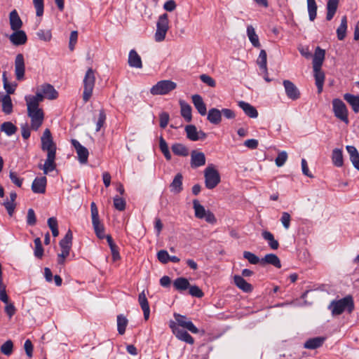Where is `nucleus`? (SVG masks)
I'll return each mask as SVG.
<instances>
[{
  "mask_svg": "<svg viewBox=\"0 0 359 359\" xmlns=\"http://www.w3.org/2000/svg\"><path fill=\"white\" fill-rule=\"evenodd\" d=\"M25 65L24 56L18 53L15 59V74L18 81H22L25 79Z\"/></svg>",
  "mask_w": 359,
  "mask_h": 359,
  "instance_id": "nucleus-11",
  "label": "nucleus"
},
{
  "mask_svg": "<svg viewBox=\"0 0 359 359\" xmlns=\"http://www.w3.org/2000/svg\"><path fill=\"white\" fill-rule=\"evenodd\" d=\"M127 325V318L122 314L118 315L117 316V329L120 334H123L125 333Z\"/></svg>",
  "mask_w": 359,
  "mask_h": 359,
  "instance_id": "nucleus-49",
  "label": "nucleus"
},
{
  "mask_svg": "<svg viewBox=\"0 0 359 359\" xmlns=\"http://www.w3.org/2000/svg\"><path fill=\"white\" fill-rule=\"evenodd\" d=\"M34 256L39 259H41L43 255V248L40 238H36L34 239Z\"/></svg>",
  "mask_w": 359,
  "mask_h": 359,
  "instance_id": "nucleus-53",
  "label": "nucleus"
},
{
  "mask_svg": "<svg viewBox=\"0 0 359 359\" xmlns=\"http://www.w3.org/2000/svg\"><path fill=\"white\" fill-rule=\"evenodd\" d=\"M27 116L31 119V128L35 131L41 126L44 119V113L41 108L27 104Z\"/></svg>",
  "mask_w": 359,
  "mask_h": 359,
  "instance_id": "nucleus-2",
  "label": "nucleus"
},
{
  "mask_svg": "<svg viewBox=\"0 0 359 359\" xmlns=\"http://www.w3.org/2000/svg\"><path fill=\"white\" fill-rule=\"evenodd\" d=\"M56 154L50 151L47 154V158L45 161L43 166L42 168L44 174H48L50 172L53 171L56 168L55 163Z\"/></svg>",
  "mask_w": 359,
  "mask_h": 359,
  "instance_id": "nucleus-19",
  "label": "nucleus"
},
{
  "mask_svg": "<svg viewBox=\"0 0 359 359\" xmlns=\"http://www.w3.org/2000/svg\"><path fill=\"white\" fill-rule=\"evenodd\" d=\"M177 88V83L170 80H162L156 83L150 89L153 95H166Z\"/></svg>",
  "mask_w": 359,
  "mask_h": 359,
  "instance_id": "nucleus-6",
  "label": "nucleus"
},
{
  "mask_svg": "<svg viewBox=\"0 0 359 359\" xmlns=\"http://www.w3.org/2000/svg\"><path fill=\"white\" fill-rule=\"evenodd\" d=\"M200 79L203 83L207 84L210 87L214 88L216 86L215 81L208 74H201L200 76Z\"/></svg>",
  "mask_w": 359,
  "mask_h": 359,
  "instance_id": "nucleus-64",
  "label": "nucleus"
},
{
  "mask_svg": "<svg viewBox=\"0 0 359 359\" xmlns=\"http://www.w3.org/2000/svg\"><path fill=\"white\" fill-rule=\"evenodd\" d=\"M185 132L187 137L191 141H198L199 137H198V130L194 125H188L185 127Z\"/></svg>",
  "mask_w": 359,
  "mask_h": 359,
  "instance_id": "nucleus-46",
  "label": "nucleus"
},
{
  "mask_svg": "<svg viewBox=\"0 0 359 359\" xmlns=\"http://www.w3.org/2000/svg\"><path fill=\"white\" fill-rule=\"evenodd\" d=\"M189 294L193 297L201 298L203 296V291L196 285H189Z\"/></svg>",
  "mask_w": 359,
  "mask_h": 359,
  "instance_id": "nucleus-61",
  "label": "nucleus"
},
{
  "mask_svg": "<svg viewBox=\"0 0 359 359\" xmlns=\"http://www.w3.org/2000/svg\"><path fill=\"white\" fill-rule=\"evenodd\" d=\"M316 85L318 88V93H321L325 81V74L321 68L313 69Z\"/></svg>",
  "mask_w": 359,
  "mask_h": 359,
  "instance_id": "nucleus-31",
  "label": "nucleus"
},
{
  "mask_svg": "<svg viewBox=\"0 0 359 359\" xmlns=\"http://www.w3.org/2000/svg\"><path fill=\"white\" fill-rule=\"evenodd\" d=\"M107 116L104 109L100 110L97 121L96 122V132L100 130L101 128L104 126Z\"/></svg>",
  "mask_w": 359,
  "mask_h": 359,
  "instance_id": "nucleus-56",
  "label": "nucleus"
},
{
  "mask_svg": "<svg viewBox=\"0 0 359 359\" xmlns=\"http://www.w3.org/2000/svg\"><path fill=\"white\" fill-rule=\"evenodd\" d=\"M114 205L116 210L123 211L126 208V201L123 198L116 196L114 198Z\"/></svg>",
  "mask_w": 359,
  "mask_h": 359,
  "instance_id": "nucleus-58",
  "label": "nucleus"
},
{
  "mask_svg": "<svg viewBox=\"0 0 359 359\" xmlns=\"http://www.w3.org/2000/svg\"><path fill=\"white\" fill-rule=\"evenodd\" d=\"M159 147L165 158L170 161L171 159V154L165 140L162 137L159 140Z\"/></svg>",
  "mask_w": 359,
  "mask_h": 359,
  "instance_id": "nucleus-52",
  "label": "nucleus"
},
{
  "mask_svg": "<svg viewBox=\"0 0 359 359\" xmlns=\"http://www.w3.org/2000/svg\"><path fill=\"white\" fill-rule=\"evenodd\" d=\"M40 90L43 92L46 98L49 100L56 99L58 96V93L55 90L54 87L48 83H44L40 86Z\"/></svg>",
  "mask_w": 359,
  "mask_h": 359,
  "instance_id": "nucleus-30",
  "label": "nucleus"
},
{
  "mask_svg": "<svg viewBox=\"0 0 359 359\" xmlns=\"http://www.w3.org/2000/svg\"><path fill=\"white\" fill-rule=\"evenodd\" d=\"M36 223V217L34 210L29 208L27 211V224L29 226H34Z\"/></svg>",
  "mask_w": 359,
  "mask_h": 359,
  "instance_id": "nucleus-63",
  "label": "nucleus"
},
{
  "mask_svg": "<svg viewBox=\"0 0 359 359\" xmlns=\"http://www.w3.org/2000/svg\"><path fill=\"white\" fill-rule=\"evenodd\" d=\"M138 302L143 311L144 318L147 320L150 315V308L144 290L139 294Z\"/></svg>",
  "mask_w": 359,
  "mask_h": 359,
  "instance_id": "nucleus-18",
  "label": "nucleus"
},
{
  "mask_svg": "<svg viewBox=\"0 0 359 359\" xmlns=\"http://www.w3.org/2000/svg\"><path fill=\"white\" fill-rule=\"evenodd\" d=\"M2 79H3V83H4V88L5 89V90L7 93L6 95H10L11 94H13L15 90L17 84L16 83L11 84L8 83L6 72H4L3 73Z\"/></svg>",
  "mask_w": 359,
  "mask_h": 359,
  "instance_id": "nucleus-50",
  "label": "nucleus"
},
{
  "mask_svg": "<svg viewBox=\"0 0 359 359\" xmlns=\"http://www.w3.org/2000/svg\"><path fill=\"white\" fill-rule=\"evenodd\" d=\"M193 208L194 209L195 217L198 219H203L205 217L208 210L200 204L199 201L196 199L193 201Z\"/></svg>",
  "mask_w": 359,
  "mask_h": 359,
  "instance_id": "nucleus-41",
  "label": "nucleus"
},
{
  "mask_svg": "<svg viewBox=\"0 0 359 359\" xmlns=\"http://www.w3.org/2000/svg\"><path fill=\"white\" fill-rule=\"evenodd\" d=\"M9 177L11 182L18 187H21L23 182V178L18 177L15 172L10 171Z\"/></svg>",
  "mask_w": 359,
  "mask_h": 359,
  "instance_id": "nucleus-60",
  "label": "nucleus"
},
{
  "mask_svg": "<svg viewBox=\"0 0 359 359\" xmlns=\"http://www.w3.org/2000/svg\"><path fill=\"white\" fill-rule=\"evenodd\" d=\"M208 121L214 125H219L222 122L221 110L217 108H211L207 114Z\"/></svg>",
  "mask_w": 359,
  "mask_h": 359,
  "instance_id": "nucleus-23",
  "label": "nucleus"
},
{
  "mask_svg": "<svg viewBox=\"0 0 359 359\" xmlns=\"http://www.w3.org/2000/svg\"><path fill=\"white\" fill-rule=\"evenodd\" d=\"M73 234L71 230H68L65 237L60 241L61 249L70 250L72 245Z\"/></svg>",
  "mask_w": 359,
  "mask_h": 359,
  "instance_id": "nucleus-40",
  "label": "nucleus"
},
{
  "mask_svg": "<svg viewBox=\"0 0 359 359\" xmlns=\"http://www.w3.org/2000/svg\"><path fill=\"white\" fill-rule=\"evenodd\" d=\"M0 129L1 132L5 133L8 136L14 135L18 130V128L11 121L4 122L1 125Z\"/></svg>",
  "mask_w": 359,
  "mask_h": 359,
  "instance_id": "nucleus-43",
  "label": "nucleus"
},
{
  "mask_svg": "<svg viewBox=\"0 0 359 359\" xmlns=\"http://www.w3.org/2000/svg\"><path fill=\"white\" fill-rule=\"evenodd\" d=\"M172 152L177 156H187L189 155V150L187 147L180 143H175L172 146Z\"/></svg>",
  "mask_w": 359,
  "mask_h": 359,
  "instance_id": "nucleus-44",
  "label": "nucleus"
},
{
  "mask_svg": "<svg viewBox=\"0 0 359 359\" xmlns=\"http://www.w3.org/2000/svg\"><path fill=\"white\" fill-rule=\"evenodd\" d=\"M350 156V161L355 169L359 170V153L354 146L348 145L346 147Z\"/></svg>",
  "mask_w": 359,
  "mask_h": 359,
  "instance_id": "nucleus-29",
  "label": "nucleus"
},
{
  "mask_svg": "<svg viewBox=\"0 0 359 359\" xmlns=\"http://www.w3.org/2000/svg\"><path fill=\"white\" fill-rule=\"evenodd\" d=\"M169 326L172 330V333L179 340L184 341L189 344H193L194 343V338L186 330L179 327L175 322L171 320Z\"/></svg>",
  "mask_w": 359,
  "mask_h": 359,
  "instance_id": "nucleus-8",
  "label": "nucleus"
},
{
  "mask_svg": "<svg viewBox=\"0 0 359 359\" xmlns=\"http://www.w3.org/2000/svg\"><path fill=\"white\" fill-rule=\"evenodd\" d=\"M169 29V20L168 15L163 13L158 17L156 23V30L155 33V40L157 42L163 41L165 38L167 32Z\"/></svg>",
  "mask_w": 359,
  "mask_h": 359,
  "instance_id": "nucleus-5",
  "label": "nucleus"
},
{
  "mask_svg": "<svg viewBox=\"0 0 359 359\" xmlns=\"http://www.w3.org/2000/svg\"><path fill=\"white\" fill-rule=\"evenodd\" d=\"M325 339V338L320 337L309 339L304 343V347L307 349H316L323 345Z\"/></svg>",
  "mask_w": 359,
  "mask_h": 359,
  "instance_id": "nucleus-34",
  "label": "nucleus"
},
{
  "mask_svg": "<svg viewBox=\"0 0 359 359\" xmlns=\"http://www.w3.org/2000/svg\"><path fill=\"white\" fill-rule=\"evenodd\" d=\"M247 35L249 38L250 41L252 43V46L255 48L260 47V43L259 41V37L255 32L254 27L252 25H248L247 27Z\"/></svg>",
  "mask_w": 359,
  "mask_h": 359,
  "instance_id": "nucleus-36",
  "label": "nucleus"
},
{
  "mask_svg": "<svg viewBox=\"0 0 359 359\" xmlns=\"http://www.w3.org/2000/svg\"><path fill=\"white\" fill-rule=\"evenodd\" d=\"M9 21L11 29L13 31H17L18 29H20L21 27H22V21L20 19L16 10H13L10 13Z\"/></svg>",
  "mask_w": 359,
  "mask_h": 359,
  "instance_id": "nucleus-20",
  "label": "nucleus"
},
{
  "mask_svg": "<svg viewBox=\"0 0 359 359\" xmlns=\"http://www.w3.org/2000/svg\"><path fill=\"white\" fill-rule=\"evenodd\" d=\"M95 233L100 239H103L105 237L104 227L101 223L100 220L92 222Z\"/></svg>",
  "mask_w": 359,
  "mask_h": 359,
  "instance_id": "nucleus-51",
  "label": "nucleus"
},
{
  "mask_svg": "<svg viewBox=\"0 0 359 359\" xmlns=\"http://www.w3.org/2000/svg\"><path fill=\"white\" fill-rule=\"evenodd\" d=\"M182 180V175L177 173L170 185V191L174 194H180L183 190Z\"/></svg>",
  "mask_w": 359,
  "mask_h": 359,
  "instance_id": "nucleus-25",
  "label": "nucleus"
},
{
  "mask_svg": "<svg viewBox=\"0 0 359 359\" xmlns=\"http://www.w3.org/2000/svg\"><path fill=\"white\" fill-rule=\"evenodd\" d=\"M332 161L334 166L340 168L344 165L343 152L341 149H334L332 153Z\"/></svg>",
  "mask_w": 359,
  "mask_h": 359,
  "instance_id": "nucleus-33",
  "label": "nucleus"
},
{
  "mask_svg": "<svg viewBox=\"0 0 359 359\" xmlns=\"http://www.w3.org/2000/svg\"><path fill=\"white\" fill-rule=\"evenodd\" d=\"M309 20L313 21L317 15V4L316 0H306Z\"/></svg>",
  "mask_w": 359,
  "mask_h": 359,
  "instance_id": "nucleus-47",
  "label": "nucleus"
},
{
  "mask_svg": "<svg viewBox=\"0 0 359 359\" xmlns=\"http://www.w3.org/2000/svg\"><path fill=\"white\" fill-rule=\"evenodd\" d=\"M287 159V154L286 151H283L278 154L275 162L278 167L283 166Z\"/></svg>",
  "mask_w": 359,
  "mask_h": 359,
  "instance_id": "nucleus-59",
  "label": "nucleus"
},
{
  "mask_svg": "<svg viewBox=\"0 0 359 359\" xmlns=\"http://www.w3.org/2000/svg\"><path fill=\"white\" fill-rule=\"evenodd\" d=\"M235 285L245 292H250L252 290V286L248 283L242 276L236 275L233 277Z\"/></svg>",
  "mask_w": 359,
  "mask_h": 359,
  "instance_id": "nucleus-28",
  "label": "nucleus"
},
{
  "mask_svg": "<svg viewBox=\"0 0 359 359\" xmlns=\"http://www.w3.org/2000/svg\"><path fill=\"white\" fill-rule=\"evenodd\" d=\"M180 105L181 108L182 116L185 119L187 122H190L192 118V109L191 106L184 100L180 101Z\"/></svg>",
  "mask_w": 359,
  "mask_h": 359,
  "instance_id": "nucleus-35",
  "label": "nucleus"
},
{
  "mask_svg": "<svg viewBox=\"0 0 359 359\" xmlns=\"http://www.w3.org/2000/svg\"><path fill=\"white\" fill-rule=\"evenodd\" d=\"M205 164V154L201 151L193 150L191 153V166L196 168Z\"/></svg>",
  "mask_w": 359,
  "mask_h": 359,
  "instance_id": "nucleus-15",
  "label": "nucleus"
},
{
  "mask_svg": "<svg viewBox=\"0 0 359 359\" xmlns=\"http://www.w3.org/2000/svg\"><path fill=\"white\" fill-rule=\"evenodd\" d=\"M190 284L189 280L183 277L176 278L173 282L174 287L178 291H184L189 288Z\"/></svg>",
  "mask_w": 359,
  "mask_h": 359,
  "instance_id": "nucleus-42",
  "label": "nucleus"
},
{
  "mask_svg": "<svg viewBox=\"0 0 359 359\" xmlns=\"http://www.w3.org/2000/svg\"><path fill=\"white\" fill-rule=\"evenodd\" d=\"M47 179L46 177H36L32 184V190L35 194L46 192Z\"/></svg>",
  "mask_w": 359,
  "mask_h": 359,
  "instance_id": "nucleus-16",
  "label": "nucleus"
},
{
  "mask_svg": "<svg viewBox=\"0 0 359 359\" xmlns=\"http://www.w3.org/2000/svg\"><path fill=\"white\" fill-rule=\"evenodd\" d=\"M128 65L131 67L141 69L142 62L140 56L135 50H131L128 55Z\"/></svg>",
  "mask_w": 359,
  "mask_h": 359,
  "instance_id": "nucleus-24",
  "label": "nucleus"
},
{
  "mask_svg": "<svg viewBox=\"0 0 359 359\" xmlns=\"http://www.w3.org/2000/svg\"><path fill=\"white\" fill-rule=\"evenodd\" d=\"M3 205L7 210L9 216L12 217L15 209L16 204L12 201H8V199L3 203Z\"/></svg>",
  "mask_w": 359,
  "mask_h": 359,
  "instance_id": "nucleus-62",
  "label": "nucleus"
},
{
  "mask_svg": "<svg viewBox=\"0 0 359 359\" xmlns=\"http://www.w3.org/2000/svg\"><path fill=\"white\" fill-rule=\"evenodd\" d=\"M72 144L76 149V154L78 155L79 161L81 164H85L88 162V158L89 155L88 150L81 145L79 141L76 140H72Z\"/></svg>",
  "mask_w": 359,
  "mask_h": 359,
  "instance_id": "nucleus-13",
  "label": "nucleus"
},
{
  "mask_svg": "<svg viewBox=\"0 0 359 359\" xmlns=\"http://www.w3.org/2000/svg\"><path fill=\"white\" fill-rule=\"evenodd\" d=\"M287 97L292 100H297L300 97V91L290 81L284 80L283 82Z\"/></svg>",
  "mask_w": 359,
  "mask_h": 359,
  "instance_id": "nucleus-12",
  "label": "nucleus"
},
{
  "mask_svg": "<svg viewBox=\"0 0 359 359\" xmlns=\"http://www.w3.org/2000/svg\"><path fill=\"white\" fill-rule=\"evenodd\" d=\"M238 106L244 113L249 117L255 118L258 116V111L255 107L244 101H240Z\"/></svg>",
  "mask_w": 359,
  "mask_h": 359,
  "instance_id": "nucleus-26",
  "label": "nucleus"
},
{
  "mask_svg": "<svg viewBox=\"0 0 359 359\" xmlns=\"http://www.w3.org/2000/svg\"><path fill=\"white\" fill-rule=\"evenodd\" d=\"M45 97H46L43 92L40 90L36 92L35 95L25 96V100L26 101V104L39 107V103L41 102Z\"/></svg>",
  "mask_w": 359,
  "mask_h": 359,
  "instance_id": "nucleus-27",
  "label": "nucleus"
},
{
  "mask_svg": "<svg viewBox=\"0 0 359 359\" xmlns=\"http://www.w3.org/2000/svg\"><path fill=\"white\" fill-rule=\"evenodd\" d=\"M347 30V18L343 16L341 20V24L337 29V35L339 40L342 41L345 39Z\"/></svg>",
  "mask_w": 359,
  "mask_h": 359,
  "instance_id": "nucleus-38",
  "label": "nucleus"
},
{
  "mask_svg": "<svg viewBox=\"0 0 359 359\" xmlns=\"http://www.w3.org/2000/svg\"><path fill=\"white\" fill-rule=\"evenodd\" d=\"M9 40L13 45L18 46L26 43L27 37L26 33L21 29L13 31L9 36Z\"/></svg>",
  "mask_w": 359,
  "mask_h": 359,
  "instance_id": "nucleus-14",
  "label": "nucleus"
},
{
  "mask_svg": "<svg viewBox=\"0 0 359 359\" xmlns=\"http://www.w3.org/2000/svg\"><path fill=\"white\" fill-rule=\"evenodd\" d=\"M37 36L42 41H49L52 38L50 30L40 29L36 33Z\"/></svg>",
  "mask_w": 359,
  "mask_h": 359,
  "instance_id": "nucleus-57",
  "label": "nucleus"
},
{
  "mask_svg": "<svg viewBox=\"0 0 359 359\" xmlns=\"http://www.w3.org/2000/svg\"><path fill=\"white\" fill-rule=\"evenodd\" d=\"M328 308L334 316L341 314L346 309L349 313H351L354 309L353 297L351 295H348L339 300L332 301Z\"/></svg>",
  "mask_w": 359,
  "mask_h": 359,
  "instance_id": "nucleus-1",
  "label": "nucleus"
},
{
  "mask_svg": "<svg viewBox=\"0 0 359 359\" xmlns=\"http://www.w3.org/2000/svg\"><path fill=\"white\" fill-rule=\"evenodd\" d=\"M2 100V111L6 114H11L13 112V106L10 95H5Z\"/></svg>",
  "mask_w": 359,
  "mask_h": 359,
  "instance_id": "nucleus-48",
  "label": "nucleus"
},
{
  "mask_svg": "<svg viewBox=\"0 0 359 359\" xmlns=\"http://www.w3.org/2000/svg\"><path fill=\"white\" fill-rule=\"evenodd\" d=\"M192 102L201 116H205L207 114V108L204 103L202 97L200 95L196 94L191 97Z\"/></svg>",
  "mask_w": 359,
  "mask_h": 359,
  "instance_id": "nucleus-21",
  "label": "nucleus"
},
{
  "mask_svg": "<svg viewBox=\"0 0 359 359\" xmlns=\"http://www.w3.org/2000/svg\"><path fill=\"white\" fill-rule=\"evenodd\" d=\"M263 238L268 241L269 246L272 250H277L279 247V243L277 240L274 238L273 235L268 231H264L262 233Z\"/></svg>",
  "mask_w": 359,
  "mask_h": 359,
  "instance_id": "nucleus-37",
  "label": "nucleus"
},
{
  "mask_svg": "<svg viewBox=\"0 0 359 359\" xmlns=\"http://www.w3.org/2000/svg\"><path fill=\"white\" fill-rule=\"evenodd\" d=\"M83 100L86 103L92 96L95 83V72L92 68H89L86 72L83 79Z\"/></svg>",
  "mask_w": 359,
  "mask_h": 359,
  "instance_id": "nucleus-4",
  "label": "nucleus"
},
{
  "mask_svg": "<svg viewBox=\"0 0 359 359\" xmlns=\"http://www.w3.org/2000/svg\"><path fill=\"white\" fill-rule=\"evenodd\" d=\"M41 149L48 152L56 154V145L53 141L52 135L49 129H46L41 137Z\"/></svg>",
  "mask_w": 359,
  "mask_h": 359,
  "instance_id": "nucleus-9",
  "label": "nucleus"
},
{
  "mask_svg": "<svg viewBox=\"0 0 359 359\" xmlns=\"http://www.w3.org/2000/svg\"><path fill=\"white\" fill-rule=\"evenodd\" d=\"M243 257L252 264H260L261 259L254 253L249 251L243 252Z\"/></svg>",
  "mask_w": 359,
  "mask_h": 359,
  "instance_id": "nucleus-55",
  "label": "nucleus"
},
{
  "mask_svg": "<svg viewBox=\"0 0 359 359\" xmlns=\"http://www.w3.org/2000/svg\"><path fill=\"white\" fill-rule=\"evenodd\" d=\"M174 317L177 322L176 324L179 327H182L185 328L194 334L198 333V329L185 316H182L179 313H175Z\"/></svg>",
  "mask_w": 359,
  "mask_h": 359,
  "instance_id": "nucleus-10",
  "label": "nucleus"
},
{
  "mask_svg": "<svg viewBox=\"0 0 359 359\" xmlns=\"http://www.w3.org/2000/svg\"><path fill=\"white\" fill-rule=\"evenodd\" d=\"M266 264H271L278 269L281 268L280 259L275 254H267L261 259L260 264L264 266Z\"/></svg>",
  "mask_w": 359,
  "mask_h": 359,
  "instance_id": "nucleus-22",
  "label": "nucleus"
},
{
  "mask_svg": "<svg viewBox=\"0 0 359 359\" xmlns=\"http://www.w3.org/2000/svg\"><path fill=\"white\" fill-rule=\"evenodd\" d=\"M325 51L319 46L316 47L313 58V69L321 68L325 60Z\"/></svg>",
  "mask_w": 359,
  "mask_h": 359,
  "instance_id": "nucleus-17",
  "label": "nucleus"
},
{
  "mask_svg": "<svg viewBox=\"0 0 359 359\" xmlns=\"http://www.w3.org/2000/svg\"><path fill=\"white\" fill-rule=\"evenodd\" d=\"M332 110L334 116L346 124L348 123V109L344 102L338 98H335L332 102Z\"/></svg>",
  "mask_w": 359,
  "mask_h": 359,
  "instance_id": "nucleus-7",
  "label": "nucleus"
},
{
  "mask_svg": "<svg viewBox=\"0 0 359 359\" xmlns=\"http://www.w3.org/2000/svg\"><path fill=\"white\" fill-rule=\"evenodd\" d=\"M205 187L208 189L215 188L220 182L221 177L213 164L208 165L204 170Z\"/></svg>",
  "mask_w": 359,
  "mask_h": 359,
  "instance_id": "nucleus-3",
  "label": "nucleus"
},
{
  "mask_svg": "<svg viewBox=\"0 0 359 359\" xmlns=\"http://www.w3.org/2000/svg\"><path fill=\"white\" fill-rule=\"evenodd\" d=\"M339 0H328L327 3L326 20L330 21L334 16Z\"/></svg>",
  "mask_w": 359,
  "mask_h": 359,
  "instance_id": "nucleus-32",
  "label": "nucleus"
},
{
  "mask_svg": "<svg viewBox=\"0 0 359 359\" xmlns=\"http://www.w3.org/2000/svg\"><path fill=\"white\" fill-rule=\"evenodd\" d=\"M266 57L267 55L266 51L264 50H261L257 60V63L259 65V68L262 70H263L264 73L268 74Z\"/></svg>",
  "mask_w": 359,
  "mask_h": 359,
  "instance_id": "nucleus-45",
  "label": "nucleus"
},
{
  "mask_svg": "<svg viewBox=\"0 0 359 359\" xmlns=\"http://www.w3.org/2000/svg\"><path fill=\"white\" fill-rule=\"evenodd\" d=\"M344 100L348 102L355 113L359 112V97L353 95L346 93L344 95Z\"/></svg>",
  "mask_w": 359,
  "mask_h": 359,
  "instance_id": "nucleus-39",
  "label": "nucleus"
},
{
  "mask_svg": "<svg viewBox=\"0 0 359 359\" xmlns=\"http://www.w3.org/2000/svg\"><path fill=\"white\" fill-rule=\"evenodd\" d=\"M13 350V343L11 340H7L1 346V352L3 354L8 355V356L12 354Z\"/></svg>",
  "mask_w": 359,
  "mask_h": 359,
  "instance_id": "nucleus-54",
  "label": "nucleus"
}]
</instances>
